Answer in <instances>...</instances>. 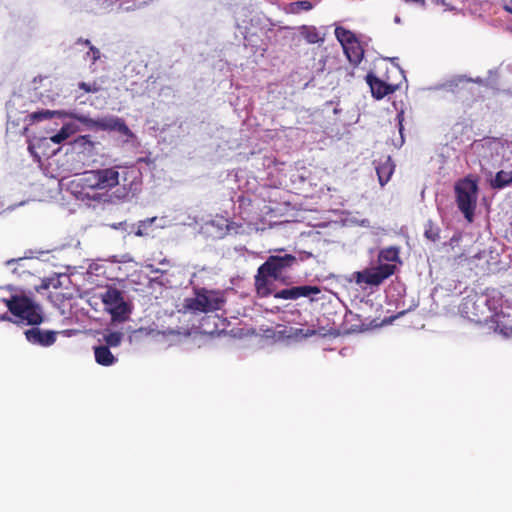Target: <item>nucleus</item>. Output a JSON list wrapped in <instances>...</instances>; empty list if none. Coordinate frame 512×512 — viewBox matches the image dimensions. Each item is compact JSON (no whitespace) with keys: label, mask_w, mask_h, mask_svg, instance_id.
<instances>
[{"label":"nucleus","mask_w":512,"mask_h":512,"mask_svg":"<svg viewBox=\"0 0 512 512\" xmlns=\"http://www.w3.org/2000/svg\"><path fill=\"white\" fill-rule=\"evenodd\" d=\"M73 118L85 125L88 129L102 131H116L125 136H132V132L120 117L109 115L98 119H93L85 115H77L63 110H39L29 115L33 122H39L53 117Z\"/></svg>","instance_id":"f257e3e1"},{"label":"nucleus","mask_w":512,"mask_h":512,"mask_svg":"<svg viewBox=\"0 0 512 512\" xmlns=\"http://www.w3.org/2000/svg\"><path fill=\"white\" fill-rule=\"evenodd\" d=\"M297 263L298 260L294 255L286 253L284 249H276L257 270L255 276L257 292L267 295L269 278L279 279Z\"/></svg>","instance_id":"f03ea898"},{"label":"nucleus","mask_w":512,"mask_h":512,"mask_svg":"<svg viewBox=\"0 0 512 512\" xmlns=\"http://www.w3.org/2000/svg\"><path fill=\"white\" fill-rule=\"evenodd\" d=\"M119 171L117 167L89 170L82 173L80 183L86 196L93 200H100L98 191H108L119 184Z\"/></svg>","instance_id":"7ed1b4c3"},{"label":"nucleus","mask_w":512,"mask_h":512,"mask_svg":"<svg viewBox=\"0 0 512 512\" xmlns=\"http://www.w3.org/2000/svg\"><path fill=\"white\" fill-rule=\"evenodd\" d=\"M9 311L15 317L14 322L24 325H40L44 320L42 307L33 299L21 294L12 301Z\"/></svg>","instance_id":"20e7f679"},{"label":"nucleus","mask_w":512,"mask_h":512,"mask_svg":"<svg viewBox=\"0 0 512 512\" xmlns=\"http://www.w3.org/2000/svg\"><path fill=\"white\" fill-rule=\"evenodd\" d=\"M456 203L468 222L473 221L478 197L476 181L465 178L455 185Z\"/></svg>","instance_id":"39448f33"},{"label":"nucleus","mask_w":512,"mask_h":512,"mask_svg":"<svg viewBox=\"0 0 512 512\" xmlns=\"http://www.w3.org/2000/svg\"><path fill=\"white\" fill-rule=\"evenodd\" d=\"M101 300L105 310L110 313L113 322L121 323L129 318L131 307L123 299L122 293L119 290L115 288L107 289L101 294Z\"/></svg>","instance_id":"423d86ee"},{"label":"nucleus","mask_w":512,"mask_h":512,"mask_svg":"<svg viewBox=\"0 0 512 512\" xmlns=\"http://www.w3.org/2000/svg\"><path fill=\"white\" fill-rule=\"evenodd\" d=\"M395 270V264L381 263L377 266L355 272V280L357 284L377 286L393 275Z\"/></svg>","instance_id":"0eeeda50"},{"label":"nucleus","mask_w":512,"mask_h":512,"mask_svg":"<svg viewBox=\"0 0 512 512\" xmlns=\"http://www.w3.org/2000/svg\"><path fill=\"white\" fill-rule=\"evenodd\" d=\"M223 300L213 292L198 293L194 298L185 300V308L192 312H210L221 308Z\"/></svg>","instance_id":"6e6552de"},{"label":"nucleus","mask_w":512,"mask_h":512,"mask_svg":"<svg viewBox=\"0 0 512 512\" xmlns=\"http://www.w3.org/2000/svg\"><path fill=\"white\" fill-rule=\"evenodd\" d=\"M32 327L25 330L26 340L32 345L41 347L52 346L56 342V332L52 330H43L39 325H31Z\"/></svg>","instance_id":"1a4fd4ad"},{"label":"nucleus","mask_w":512,"mask_h":512,"mask_svg":"<svg viewBox=\"0 0 512 512\" xmlns=\"http://www.w3.org/2000/svg\"><path fill=\"white\" fill-rule=\"evenodd\" d=\"M366 81L371 89L372 96L376 99H382L383 97L392 94L397 86L388 84L372 73L367 74Z\"/></svg>","instance_id":"9d476101"},{"label":"nucleus","mask_w":512,"mask_h":512,"mask_svg":"<svg viewBox=\"0 0 512 512\" xmlns=\"http://www.w3.org/2000/svg\"><path fill=\"white\" fill-rule=\"evenodd\" d=\"M343 51L348 61L353 65H358L363 59L364 50L357 39L352 40L347 45H344Z\"/></svg>","instance_id":"9b49d317"},{"label":"nucleus","mask_w":512,"mask_h":512,"mask_svg":"<svg viewBox=\"0 0 512 512\" xmlns=\"http://www.w3.org/2000/svg\"><path fill=\"white\" fill-rule=\"evenodd\" d=\"M95 361L101 366H112L117 362V358L112 354L110 348L104 345L94 347Z\"/></svg>","instance_id":"f8f14e48"},{"label":"nucleus","mask_w":512,"mask_h":512,"mask_svg":"<svg viewBox=\"0 0 512 512\" xmlns=\"http://www.w3.org/2000/svg\"><path fill=\"white\" fill-rule=\"evenodd\" d=\"M394 167L390 157H387L384 162L376 166V172L381 186H384L390 180L394 172Z\"/></svg>","instance_id":"ddd939ff"},{"label":"nucleus","mask_w":512,"mask_h":512,"mask_svg":"<svg viewBox=\"0 0 512 512\" xmlns=\"http://www.w3.org/2000/svg\"><path fill=\"white\" fill-rule=\"evenodd\" d=\"M512 183V172L501 170L490 180L493 189H503Z\"/></svg>","instance_id":"4468645a"},{"label":"nucleus","mask_w":512,"mask_h":512,"mask_svg":"<svg viewBox=\"0 0 512 512\" xmlns=\"http://www.w3.org/2000/svg\"><path fill=\"white\" fill-rule=\"evenodd\" d=\"M300 35L309 43L315 44L323 42L324 38L319 35L315 26L303 25L299 28Z\"/></svg>","instance_id":"2eb2a0df"},{"label":"nucleus","mask_w":512,"mask_h":512,"mask_svg":"<svg viewBox=\"0 0 512 512\" xmlns=\"http://www.w3.org/2000/svg\"><path fill=\"white\" fill-rule=\"evenodd\" d=\"M76 132V127L72 123H67L54 135L50 137V140L55 144H61L66 141L71 135Z\"/></svg>","instance_id":"dca6fc26"},{"label":"nucleus","mask_w":512,"mask_h":512,"mask_svg":"<svg viewBox=\"0 0 512 512\" xmlns=\"http://www.w3.org/2000/svg\"><path fill=\"white\" fill-rule=\"evenodd\" d=\"M384 262H389L388 264L400 262L399 249L393 246L382 249L379 253V264Z\"/></svg>","instance_id":"f3484780"},{"label":"nucleus","mask_w":512,"mask_h":512,"mask_svg":"<svg viewBox=\"0 0 512 512\" xmlns=\"http://www.w3.org/2000/svg\"><path fill=\"white\" fill-rule=\"evenodd\" d=\"M314 7L312 0H300L291 2L287 6V11L292 14H299L302 11H310Z\"/></svg>","instance_id":"a211bd4d"},{"label":"nucleus","mask_w":512,"mask_h":512,"mask_svg":"<svg viewBox=\"0 0 512 512\" xmlns=\"http://www.w3.org/2000/svg\"><path fill=\"white\" fill-rule=\"evenodd\" d=\"M20 295L14 293L11 286L0 287V302H3L8 310L12 307V301H16Z\"/></svg>","instance_id":"6ab92c4d"},{"label":"nucleus","mask_w":512,"mask_h":512,"mask_svg":"<svg viewBox=\"0 0 512 512\" xmlns=\"http://www.w3.org/2000/svg\"><path fill=\"white\" fill-rule=\"evenodd\" d=\"M124 334L119 331L107 332L103 336V340L105 342L104 346L110 347H118L123 340Z\"/></svg>","instance_id":"aec40b11"},{"label":"nucleus","mask_w":512,"mask_h":512,"mask_svg":"<svg viewBox=\"0 0 512 512\" xmlns=\"http://www.w3.org/2000/svg\"><path fill=\"white\" fill-rule=\"evenodd\" d=\"M335 36L337 40L340 42L342 48L344 47V45H347L352 40L356 39L355 35L351 31L343 27H336Z\"/></svg>","instance_id":"412c9836"},{"label":"nucleus","mask_w":512,"mask_h":512,"mask_svg":"<svg viewBox=\"0 0 512 512\" xmlns=\"http://www.w3.org/2000/svg\"><path fill=\"white\" fill-rule=\"evenodd\" d=\"M424 236L433 242H436L440 238V228L434 224L431 220H428L425 224Z\"/></svg>","instance_id":"4be33fe9"},{"label":"nucleus","mask_w":512,"mask_h":512,"mask_svg":"<svg viewBox=\"0 0 512 512\" xmlns=\"http://www.w3.org/2000/svg\"><path fill=\"white\" fill-rule=\"evenodd\" d=\"M78 44H84L89 47V51L86 53L85 58L91 59L92 63L94 64L97 60L101 57V52L98 48L93 46L91 42L88 39H78Z\"/></svg>","instance_id":"5701e85b"},{"label":"nucleus","mask_w":512,"mask_h":512,"mask_svg":"<svg viewBox=\"0 0 512 512\" xmlns=\"http://www.w3.org/2000/svg\"><path fill=\"white\" fill-rule=\"evenodd\" d=\"M295 287L298 299L301 297H309L311 295H316L321 292L320 288L317 286L303 285Z\"/></svg>","instance_id":"b1692460"},{"label":"nucleus","mask_w":512,"mask_h":512,"mask_svg":"<svg viewBox=\"0 0 512 512\" xmlns=\"http://www.w3.org/2000/svg\"><path fill=\"white\" fill-rule=\"evenodd\" d=\"M74 144L76 147L83 148L84 150H87L89 153L92 152V150L94 149V145H95V143L91 140L90 135L79 136L75 140Z\"/></svg>","instance_id":"393cba45"},{"label":"nucleus","mask_w":512,"mask_h":512,"mask_svg":"<svg viewBox=\"0 0 512 512\" xmlns=\"http://www.w3.org/2000/svg\"><path fill=\"white\" fill-rule=\"evenodd\" d=\"M501 301V295L497 291H493L491 295H488L484 302L488 306L490 311L497 313L499 302Z\"/></svg>","instance_id":"a878e982"},{"label":"nucleus","mask_w":512,"mask_h":512,"mask_svg":"<svg viewBox=\"0 0 512 512\" xmlns=\"http://www.w3.org/2000/svg\"><path fill=\"white\" fill-rule=\"evenodd\" d=\"M274 297L276 299L296 300V299H298L297 293H296V287L293 286L290 288H285V289L279 290V291L275 292Z\"/></svg>","instance_id":"bb28decb"},{"label":"nucleus","mask_w":512,"mask_h":512,"mask_svg":"<svg viewBox=\"0 0 512 512\" xmlns=\"http://www.w3.org/2000/svg\"><path fill=\"white\" fill-rule=\"evenodd\" d=\"M79 88L84 90L85 92H97L99 90V87L94 83V84H88L86 82H80L79 83Z\"/></svg>","instance_id":"cd10ccee"},{"label":"nucleus","mask_w":512,"mask_h":512,"mask_svg":"<svg viewBox=\"0 0 512 512\" xmlns=\"http://www.w3.org/2000/svg\"><path fill=\"white\" fill-rule=\"evenodd\" d=\"M314 334H315L314 330L308 329V330L304 331L303 329H300V328L295 329L293 332V336H295V337H299V336L308 337V336H312Z\"/></svg>","instance_id":"c85d7f7f"},{"label":"nucleus","mask_w":512,"mask_h":512,"mask_svg":"<svg viewBox=\"0 0 512 512\" xmlns=\"http://www.w3.org/2000/svg\"><path fill=\"white\" fill-rule=\"evenodd\" d=\"M463 81H470L469 79L465 78L464 76H458L452 80H450L448 83H447V86H449L450 88L452 87H456L458 85V83L460 82H463Z\"/></svg>","instance_id":"c756f323"},{"label":"nucleus","mask_w":512,"mask_h":512,"mask_svg":"<svg viewBox=\"0 0 512 512\" xmlns=\"http://www.w3.org/2000/svg\"><path fill=\"white\" fill-rule=\"evenodd\" d=\"M157 220V217H151L147 218L145 220L140 221V227H149L151 226L155 221Z\"/></svg>","instance_id":"7c9ffc66"},{"label":"nucleus","mask_w":512,"mask_h":512,"mask_svg":"<svg viewBox=\"0 0 512 512\" xmlns=\"http://www.w3.org/2000/svg\"><path fill=\"white\" fill-rule=\"evenodd\" d=\"M157 220V217H151L147 218L145 220L140 221V227H149L151 226L155 221Z\"/></svg>","instance_id":"2f4dec72"},{"label":"nucleus","mask_w":512,"mask_h":512,"mask_svg":"<svg viewBox=\"0 0 512 512\" xmlns=\"http://www.w3.org/2000/svg\"><path fill=\"white\" fill-rule=\"evenodd\" d=\"M146 229H147V227H140V221H139L138 222V228L135 231V235L136 236H143V235L147 234L146 231H145Z\"/></svg>","instance_id":"473e14b6"},{"label":"nucleus","mask_w":512,"mask_h":512,"mask_svg":"<svg viewBox=\"0 0 512 512\" xmlns=\"http://www.w3.org/2000/svg\"><path fill=\"white\" fill-rule=\"evenodd\" d=\"M460 239H461L460 234H454L449 241V245L454 246L456 243H458L460 241Z\"/></svg>","instance_id":"72a5a7b5"},{"label":"nucleus","mask_w":512,"mask_h":512,"mask_svg":"<svg viewBox=\"0 0 512 512\" xmlns=\"http://www.w3.org/2000/svg\"><path fill=\"white\" fill-rule=\"evenodd\" d=\"M403 2H405V3H415V4H418V5L422 6V7H424L425 3H426L425 0H403Z\"/></svg>","instance_id":"f704fd0d"},{"label":"nucleus","mask_w":512,"mask_h":512,"mask_svg":"<svg viewBox=\"0 0 512 512\" xmlns=\"http://www.w3.org/2000/svg\"><path fill=\"white\" fill-rule=\"evenodd\" d=\"M402 115H403V113H400V114L397 115V117L399 119V132H400L401 135H402V131H403Z\"/></svg>","instance_id":"c9c22d12"},{"label":"nucleus","mask_w":512,"mask_h":512,"mask_svg":"<svg viewBox=\"0 0 512 512\" xmlns=\"http://www.w3.org/2000/svg\"><path fill=\"white\" fill-rule=\"evenodd\" d=\"M21 260H23V258L10 259V260H8V261L6 262V265H7V266H10L11 264L16 263V262L21 261Z\"/></svg>","instance_id":"e433bc0d"},{"label":"nucleus","mask_w":512,"mask_h":512,"mask_svg":"<svg viewBox=\"0 0 512 512\" xmlns=\"http://www.w3.org/2000/svg\"><path fill=\"white\" fill-rule=\"evenodd\" d=\"M484 255H485V252H483V253H482V252L477 253V254H475V255L473 256V259H476V258H477V259H480V258H482Z\"/></svg>","instance_id":"4c0bfd02"},{"label":"nucleus","mask_w":512,"mask_h":512,"mask_svg":"<svg viewBox=\"0 0 512 512\" xmlns=\"http://www.w3.org/2000/svg\"><path fill=\"white\" fill-rule=\"evenodd\" d=\"M0 320H10V317L7 315V313L0 315Z\"/></svg>","instance_id":"58836bf2"},{"label":"nucleus","mask_w":512,"mask_h":512,"mask_svg":"<svg viewBox=\"0 0 512 512\" xmlns=\"http://www.w3.org/2000/svg\"><path fill=\"white\" fill-rule=\"evenodd\" d=\"M394 22H395L396 24H400V23H401V18H400V16H395V17H394Z\"/></svg>","instance_id":"ea45409f"},{"label":"nucleus","mask_w":512,"mask_h":512,"mask_svg":"<svg viewBox=\"0 0 512 512\" xmlns=\"http://www.w3.org/2000/svg\"><path fill=\"white\" fill-rule=\"evenodd\" d=\"M504 9L509 12L510 14H512V7L508 6V5H505L504 6Z\"/></svg>","instance_id":"a19ab883"},{"label":"nucleus","mask_w":512,"mask_h":512,"mask_svg":"<svg viewBox=\"0 0 512 512\" xmlns=\"http://www.w3.org/2000/svg\"><path fill=\"white\" fill-rule=\"evenodd\" d=\"M361 224H362V226H368L369 221H368L367 219H365V220H363V221L361 222Z\"/></svg>","instance_id":"79ce46f5"},{"label":"nucleus","mask_w":512,"mask_h":512,"mask_svg":"<svg viewBox=\"0 0 512 512\" xmlns=\"http://www.w3.org/2000/svg\"><path fill=\"white\" fill-rule=\"evenodd\" d=\"M472 300L471 299H467L466 302L464 303V306L467 308L468 307V304L471 303Z\"/></svg>","instance_id":"37998d69"}]
</instances>
